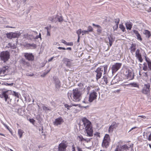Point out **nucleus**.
I'll use <instances>...</instances> for the list:
<instances>
[{
    "instance_id": "nucleus-1",
    "label": "nucleus",
    "mask_w": 151,
    "mask_h": 151,
    "mask_svg": "<svg viewBox=\"0 0 151 151\" xmlns=\"http://www.w3.org/2000/svg\"><path fill=\"white\" fill-rule=\"evenodd\" d=\"M83 122V125L84 126L83 129L85 128L87 134V136L92 137L93 135V131L91 122L86 118L84 117L82 119Z\"/></svg>"
},
{
    "instance_id": "nucleus-2",
    "label": "nucleus",
    "mask_w": 151,
    "mask_h": 151,
    "mask_svg": "<svg viewBox=\"0 0 151 151\" xmlns=\"http://www.w3.org/2000/svg\"><path fill=\"white\" fill-rule=\"evenodd\" d=\"M107 65H105L103 66H101L98 68L95 71L96 73V79L98 80L101 78L102 74H105L107 72Z\"/></svg>"
},
{
    "instance_id": "nucleus-3",
    "label": "nucleus",
    "mask_w": 151,
    "mask_h": 151,
    "mask_svg": "<svg viewBox=\"0 0 151 151\" xmlns=\"http://www.w3.org/2000/svg\"><path fill=\"white\" fill-rule=\"evenodd\" d=\"M72 94L73 100L75 101H78L81 100V93L78 88L73 89Z\"/></svg>"
},
{
    "instance_id": "nucleus-4",
    "label": "nucleus",
    "mask_w": 151,
    "mask_h": 151,
    "mask_svg": "<svg viewBox=\"0 0 151 151\" xmlns=\"http://www.w3.org/2000/svg\"><path fill=\"white\" fill-rule=\"evenodd\" d=\"M9 52L8 51H2L0 54V59L4 62L7 61L9 59Z\"/></svg>"
},
{
    "instance_id": "nucleus-5",
    "label": "nucleus",
    "mask_w": 151,
    "mask_h": 151,
    "mask_svg": "<svg viewBox=\"0 0 151 151\" xmlns=\"http://www.w3.org/2000/svg\"><path fill=\"white\" fill-rule=\"evenodd\" d=\"M9 91V90L6 91H3L2 93L0 94V97L1 98H4L5 101L7 102L8 104H9L10 102L11 101V99L8 96V93Z\"/></svg>"
},
{
    "instance_id": "nucleus-6",
    "label": "nucleus",
    "mask_w": 151,
    "mask_h": 151,
    "mask_svg": "<svg viewBox=\"0 0 151 151\" xmlns=\"http://www.w3.org/2000/svg\"><path fill=\"white\" fill-rule=\"evenodd\" d=\"M150 85L149 83L145 84L142 91V93L145 95H148L150 92Z\"/></svg>"
},
{
    "instance_id": "nucleus-7",
    "label": "nucleus",
    "mask_w": 151,
    "mask_h": 151,
    "mask_svg": "<svg viewBox=\"0 0 151 151\" xmlns=\"http://www.w3.org/2000/svg\"><path fill=\"white\" fill-rule=\"evenodd\" d=\"M122 63H116L112 65L111 69L113 73L116 72L121 67Z\"/></svg>"
},
{
    "instance_id": "nucleus-8",
    "label": "nucleus",
    "mask_w": 151,
    "mask_h": 151,
    "mask_svg": "<svg viewBox=\"0 0 151 151\" xmlns=\"http://www.w3.org/2000/svg\"><path fill=\"white\" fill-rule=\"evenodd\" d=\"M97 93L95 91H93L91 92L89 94L88 101L90 102H92L93 101L96 99L97 96Z\"/></svg>"
},
{
    "instance_id": "nucleus-9",
    "label": "nucleus",
    "mask_w": 151,
    "mask_h": 151,
    "mask_svg": "<svg viewBox=\"0 0 151 151\" xmlns=\"http://www.w3.org/2000/svg\"><path fill=\"white\" fill-rule=\"evenodd\" d=\"M67 146V145L66 144V142H64L63 141L59 145L58 150L59 151H65Z\"/></svg>"
},
{
    "instance_id": "nucleus-10",
    "label": "nucleus",
    "mask_w": 151,
    "mask_h": 151,
    "mask_svg": "<svg viewBox=\"0 0 151 151\" xmlns=\"http://www.w3.org/2000/svg\"><path fill=\"white\" fill-rule=\"evenodd\" d=\"M119 124L115 122H113L111 125L109 126L108 132L109 133H111L114 129H116L118 126Z\"/></svg>"
},
{
    "instance_id": "nucleus-11",
    "label": "nucleus",
    "mask_w": 151,
    "mask_h": 151,
    "mask_svg": "<svg viewBox=\"0 0 151 151\" xmlns=\"http://www.w3.org/2000/svg\"><path fill=\"white\" fill-rule=\"evenodd\" d=\"M24 56L26 59L29 61H33L34 60V56L32 53H24Z\"/></svg>"
},
{
    "instance_id": "nucleus-12",
    "label": "nucleus",
    "mask_w": 151,
    "mask_h": 151,
    "mask_svg": "<svg viewBox=\"0 0 151 151\" xmlns=\"http://www.w3.org/2000/svg\"><path fill=\"white\" fill-rule=\"evenodd\" d=\"M140 51L139 49H137L135 52V56L138 59L139 61L141 63L142 62L143 59L142 57V55L140 53Z\"/></svg>"
},
{
    "instance_id": "nucleus-13",
    "label": "nucleus",
    "mask_w": 151,
    "mask_h": 151,
    "mask_svg": "<svg viewBox=\"0 0 151 151\" xmlns=\"http://www.w3.org/2000/svg\"><path fill=\"white\" fill-rule=\"evenodd\" d=\"M108 38L109 40V46H108V49L107 50L109 49V47H111L112 44L113 42H114L115 38L113 37V36L111 34L108 36Z\"/></svg>"
},
{
    "instance_id": "nucleus-14",
    "label": "nucleus",
    "mask_w": 151,
    "mask_h": 151,
    "mask_svg": "<svg viewBox=\"0 0 151 151\" xmlns=\"http://www.w3.org/2000/svg\"><path fill=\"white\" fill-rule=\"evenodd\" d=\"M63 122V119L61 117H60L55 119V121L53 122V124L55 125L58 126L61 124Z\"/></svg>"
},
{
    "instance_id": "nucleus-15",
    "label": "nucleus",
    "mask_w": 151,
    "mask_h": 151,
    "mask_svg": "<svg viewBox=\"0 0 151 151\" xmlns=\"http://www.w3.org/2000/svg\"><path fill=\"white\" fill-rule=\"evenodd\" d=\"M63 61L67 67H70L71 66L72 64L71 62L72 61V60L67 58H64L63 59Z\"/></svg>"
},
{
    "instance_id": "nucleus-16",
    "label": "nucleus",
    "mask_w": 151,
    "mask_h": 151,
    "mask_svg": "<svg viewBox=\"0 0 151 151\" xmlns=\"http://www.w3.org/2000/svg\"><path fill=\"white\" fill-rule=\"evenodd\" d=\"M9 67L7 66L3 67L1 69H0V74L3 73L5 74L8 72Z\"/></svg>"
},
{
    "instance_id": "nucleus-17",
    "label": "nucleus",
    "mask_w": 151,
    "mask_h": 151,
    "mask_svg": "<svg viewBox=\"0 0 151 151\" xmlns=\"http://www.w3.org/2000/svg\"><path fill=\"white\" fill-rule=\"evenodd\" d=\"M55 82L56 87L59 88L60 86V82L59 79L56 78H54Z\"/></svg>"
},
{
    "instance_id": "nucleus-18",
    "label": "nucleus",
    "mask_w": 151,
    "mask_h": 151,
    "mask_svg": "<svg viewBox=\"0 0 151 151\" xmlns=\"http://www.w3.org/2000/svg\"><path fill=\"white\" fill-rule=\"evenodd\" d=\"M78 138L79 139V140L81 142L82 141H86L87 142H90L91 139H92V138H91L89 139H86L83 138L82 136L81 135L79 136H78Z\"/></svg>"
},
{
    "instance_id": "nucleus-19",
    "label": "nucleus",
    "mask_w": 151,
    "mask_h": 151,
    "mask_svg": "<svg viewBox=\"0 0 151 151\" xmlns=\"http://www.w3.org/2000/svg\"><path fill=\"white\" fill-rule=\"evenodd\" d=\"M134 33L136 35L137 37V39L139 40L142 41V40L140 34L138 33L137 31L135 30H133Z\"/></svg>"
},
{
    "instance_id": "nucleus-20",
    "label": "nucleus",
    "mask_w": 151,
    "mask_h": 151,
    "mask_svg": "<svg viewBox=\"0 0 151 151\" xmlns=\"http://www.w3.org/2000/svg\"><path fill=\"white\" fill-rule=\"evenodd\" d=\"M126 28L127 29L130 30L132 26V23L130 21L127 22L125 23Z\"/></svg>"
},
{
    "instance_id": "nucleus-21",
    "label": "nucleus",
    "mask_w": 151,
    "mask_h": 151,
    "mask_svg": "<svg viewBox=\"0 0 151 151\" xmlns=\"http://www.w3.org/2000/svg\"><path fill=\"white\" fill-rule=\"evenodd\" d=\"M145 58L146 61L147 63L148 66V71L151 70V61L149 60V58H148V59H147L146 56H145Z\"/></svg>"
},
{
    "instance_id": "nucleus-22",
    "label": "nucleus",
    "mask_w": 151,
    "mask_h": 151,
    "mask_svg": "<svg viewBox=\"0 0 151 151\" xmlns=\"http://www.w3.org/2000/svg\"><path fill=\"white\" fill-rule=\"evenodd\" d=\"M110 142V141H107L106 140H103L102 145L103 147L106 148L109 146Z\"/></svg>"
},
{
    "instance_id": "nucleus-23",
    "label": "nucleus",
    "mask_w": 151,
    "mask_h": 151,
    "mask_svg": "<svg viewBox=\"0 0 151 151\" xmlns=\"http://www.w3.org/2000/svg\"><path fill=\"white\" fill-rule=\"evenodd\" d=\"M121 148L122 151L125 150L126 151L129 150V147L127 145H122L119 147Z\"/></svg>"
},
{
    "instance_id": "nucleus-24",
    "label": "nucleus",
    "mask_w": 151,
    "mask_h": 151,
    "mask_svg": "<svg viewBox=\"0 0 151 151\" xmlns=\"http://www.w3.org/2000/svg\"><path fill=\"white\" fill-rule=\"evenodd\" d=\"M20 35V32H12V38H18Z\"/></svg>"
},
{
    "instance_id": "nucleus-25",
    "label": "nucleus",
    "mask_w": 151,
    "mask_h": 151,
    "mask_svg": "<svg viewBox=\"0 0 151 151\" xmlns=\"http://www.w3.org/2000/svg\"><path fill=\"white\" fill-rule=\"evenodd\" d=\"M136 46V44H132L131 45L130 48L131 49V52H134L135 51Z\"/></svg>"
},
{
    "instance_id": "nucleus-26",
    "label": "nucleus",
    "mask_w": 151,
    "mask_h": 151,
    "mask_svg": "<svg viewBox=\"0 0 151 151\" xmlns=\"http://www.w3.org/2000/svg\"><path fill=\"white\" fill-rule=\"evenodd\" d=\"M143 33L146 35V37L148 38H149L151 36L150 32L147 30H145Z\"/></svg>"
},
{
    "instance_id": "nucleus-27",
    "label": "nucleus",
    "mask_w": 151,
    "mask_h": 151,
    "mask_svg": "<svg viewBox=\"0 0 151 151\" xmlns=\"http://www.w3.org/2000/svg\"><path fill=\"white\" fill-rule=\"evenodd\" d=\"M20 63L24 65H26L27 66H29V63L26 62L25 59L23 58H22L20 60Z\"/></svg>"
},
{
    "instance_id": "nucleus-28",
    "label": "nucleus",
    "mask_w": 151,
    "mask_h": 151,
    "mask_svg": "<svg viewBox=\"0 0 151 151\" xmlns=\"http://www.w3.org/2000/svg\"><path fill=\"white\" fill-rule=\"evenodd\" d=\"M143 67L142 69L144 71H148V66L147 65V64L146 63H144L143 64Z\"/></svg>"
},
{
    "instance_id": "nucleus-29",
    "label": "nucleus",
    "mask_w": 151,
    "mask_h": 151,
    "mask_svg": "<svg viewBox=\"0 0 151 151\" xmlns=\"http://www.w3.org/2000/svg\"><path fill=\"white\" fill-rule=\"evenodd\" d=\"M42 106L43 109L44 110L46 111H51V109L50 108H48L45 106L44 105H43Z\"/></svg>"
},
{
    "instance_id": "nucleus-30",
    "label": "nucleus",
    "mask_w": 151,
    "mask_h": 151,
    "mask_svg": "<svg viewBox=\"0 0 151 151\" xmlns=\"http://www.w3.org/2000/svg\"><path fill=\"white\" fill-rule=\"evenodd\" d=\"M103 140H106L107 141H110V138L109 135L107 134H106Z\"/></svg>"
},
{
    "instance_id": "nucleus-31",
    "label": "nucleus",
    "mask_w": 151,
    "mask_h": 151,
    "mask_svg": "<svg viewBox=\"0 0 151 151\" xmlns=\"http://www.w3.org/2000/svg\"><path fill=\"white\" fill-rule=\"evenodd\" d=\"M119 28L123 32L125 31V28L123 25L122 24H120L119 25Z\"/></svg>"
},
{
    "instance_id": "nucleus-32",
    "label": "nucleus",
    "mask_w": 151,
    "mask_h": 151,
    "mask_svg": "<svg viewBox=\"0 0 151 151\" xmlns=\"http://www.w3.org/2000/svg\"><path fill=\"white\" fill-rule=\"evenodd\" d=\"M23 132H24L21 129H19L18 130V134L20 138H21L22 137Z\"/></svg>"
},
{
    "instance_id": "nucleus-33",
    "label": "nucleus",
    "mask_w": 151,
    "mask_h": 151,
    "mask_svg": "<svg viewBox=\"0 0 151 151\" xmlns=\"http://www.w3.org/2000/svg\"><path fill=\"white\" fill-rule=\"evenodd\" d=\"M102 81H104L105 84H107L108 82L107 77L105 76H104L103 78H102Z\"/></svg>"
},
{
    "instance_id": "nucleus-34",
    "label": "nucleus",
    "mask_w": 151,
    "mask_h": 151,
    "mask_svg": "<svg viewBox=\"0 0 151 151\" xmlns=\"http://www.w3.org/2000/svg\"><path fill=\"white\" fill-rule=\"evenodd\" d=\"M129 85L134 87H138L139 86L136 83H129Z\"/></svg>"
},
{
    "instance_id": "nucleus-35",
    "label": "nucleus",
    "mask_w": 151,
    "mask_h": 151,
    "mask_svg": "<svg viewBox=\"0 0 151 151\" xmlns=\"http://www.w3.org/2000/svg\"><path fill=\"white\" fill-rule=\"evenodd\" d=\"M7 37L10 39L12 38V32L6 34Z\"/></svg>"
},
{
    "instance_id": "nucleus-36",
    "label": "nucleus",
    "mask_w": 151,
    "mask_h": 151,
    "mask_svg": "<svg viewBox=\"0 0 151 151\" xmlns=\"http://www.w3.org/2000/svg\"><path fill=\"white\" fill-rule=\"evenodd\" d=\"M30 49H35L37 47V45L34 44H30Z\"/></svg>"
},
{
    "instance_id": "nucleus-37",
    "label": "nucleus",
    "mask_w": 151,
    "mask_h": 151,
    "mask_svg": "<svg viewBox=\"0 0 151 151\" xmlns=\"http://www.w3.org/2000/svg\"><path fill=\"white\" fill-rule=\"evenodd\" d=\"M127 76L129 77H131L132 75V73L131 71L130 70H127Z\"/></svg>"
},
{
    "instance_id": "nucleus-38",
    "label": "nucleus",
    "mask_w": 151,
    "mask_h": 151,
    "mask_svg": "<svg viewBox=\"0 0 151 151\" xmlns=\"http://www.w3.org/2000/svg\"><path fill=\"white\" fill-rule=\"evenodd\" d=\"M81 32H82V31L81 29H80L77 31L76 33L78 34V36H80V35L81 34Z\"/></svg>"
},
{
    "instance_id": "nucleus-39",
    "label": "nucleus",
    "mask_w": 151,
    "mask_h": 151,
    "mask_svg": "<svg viewBox=\"0 0 151 151\" xmlns=\"http://www.w3.org/2000/svg\"><path fill=\"white\" fill-rule=\"evenodd\" d=\"M58 16L56 15L54 16V22L56 23L58 21Z\"/></svg>"
},
{
    "instance_id": "nucleus-40",
    "label": "nucleus",
    "mask_w": 151,
    "mask_h": 151,
    "mask_svg": "<svg viewBox=\"0 0 151 151\" xmlns=\"http://www.w3.org/2000/svg\"><path fill=\"white\" fill-rule=\"evenodd\" d=\"M93 29L92 27L91 26H89L87 31H88V33L89 32H91L93 31Z\"/></svg>"
},
{
    "instance_id": "nucleus-41",
    "label": "nucleus",
    "mask_w": 151,
    "mask_h": 151,
    "mask_svg": "<svg viewBox=\"0 0 151 151\" xmlns=\"http://www.w3.org/2000/svg\"><path fill=\"white\" fill-rule=\"evenodd\" d=\"M54 16L49 17L48 18V20L51 21L52 22H54Z\"/></svg>"
},
{
    "instance_id": "nucleus-42",
    "label": "nucleus",
    "mask_w": 151,
    "mask_h": 151,
    "mask_svg": "<svg viewBox=\"0 0 151 151\" xmlns=\"http://www.w3.org/2000/svg\"><path fill=\"white\" fill-rule=\"evenodd\" d=\"M115 151H122L121 148L119 146H117L115 150Z\"/></svg>"
},
{
    "instance_id": "nucleus-43",
    "label": "nucleus",
    "mask_w": 151,
    "mask_h": 151,
    "mask_svg": "<svg viewBox=\"0 0 151 151\" xmlns=\"http://www.w3.org/2000/svg\"><path fill=\"white\" fill-rule=\"evenodd\" d=\"M50 70L47 71V72H44L42 74L41 76L44 77L49 72Z\"/></svg>"
},
{
    "instance_id": "nucleus-44",
    "label": "nucleus",
    "mask_w": 151,
    "mask_h": 151,
    "mask_svg": "<svg viewBox=\"0 0 151 151\" xmlns=\"http://www.w3.org/2000/svg\"><path fill=\"white\" fill-rule=\"evenodd\" d=\"M102 31V28L101 27L98 28V29L97 30V32L99 33H101Z\"/></svg>"
},
{
    "instance_id": "nucleus-45",
    "label": "nucleus",
    "mask_w": 151,
    "mask_h": 151,
    "mask_svg": "<svg viewBox=\"0 0 151 151\" xmlns=\"http://www.w3.org/2000/svg\"><path fill=\"white\" fill-rule=\"evenodd\" d=\"M63 21V19L62 17L58 16V21L60 22H61Z\"/></svg>"
},
{
    "instance_id": "nucleus-46",
    "label": "nucleus",
    "mask_w": 151,
    "mask_h": 151,
    "mask_svg": "<svg viewBox=\"0 0 151 151\" xmlns=\"http://www.w3.org/2000/svg\"><path fill=\"white\" fill-rule=\"evenodd\" d=\"M118 25H115L114 26H113V28L114 29V30L115 31L117 30V29L118 28Z\"/></svg>"
},
{
    "instance_id": "nucleus-47",
    "label": "nucleus",
    "mask_w": 151,
    "mask_h": 151,
    "mask_svg": "<svg viewBox=\"0 0 151 151\" xmlns=\"http://www.w3.org/2000/svg\"><path fill=\"white\" fill-rule=\"evenodd\" d=\"M45 28L47 30V35L50 36V32L48 31L49 28L48 27H46Z\"/></svg>"
},
{
    "instance_id": "nucleus-48",
    "label": "nucleus",
    "mask_w": 151,
    "mask_h": 151,
    "mask_svg": "<svg viewBox=\"0 0 151 151\" xmlns=\"http://www.w3.org/2000/svg\"><path fill=\"white\" fill-rule=\"evenodd\" d=\"M38 38H40L41 40V34L40 33H39V35L38 36L37 35L35 37V39H37Z\"/></svg>"
},
{
    "instance_id": "nucleus-49",
    "label": "nucleus",
    "mask_w": 151,
    "mask_h": 151,
    "mask_svg": "<svg viewBox=\"0 0 151 151\" xmlns=\"http://www.w3.org/2000/svg\"><path fill=\"white\" fill-rule=\"evenodd\" d=\"M82 35H83L85 34H88V31L87 30H83L82 31Z\"/></svg>"
},
{
    "instance_id": "nucleus-50",
    "label": "nucleus",
    "mask_w": 151,
    "mask_h": 151,
    "mask_svg": "<svg viewBox=\"0 0 151 151\" xmlns=\"http://www.w3.org/2000/svg\"><path fill=\"white\" fill-rule=\"evenodd\" d=\"M67 45L68 46H73V43L72 42H67L66 44V45Z\"/></svg>"
},
{
    "instance_id": "nucleus-51",
    "label": "nucleus",
    "mask_w": 151,
    "mask_h": 151,
    "mask_svg": "<svg viewBox=\"0 0 151 151\" xmlns=\"http://www.w3.org/2000/svg\"><path fill=\"white\" fill-rule=\"evenodd\" d=\"M65 107L67 108V109L68 110H70V107L68 104H64Z\"/></svg>"
},
{
    "instance_id": "nucleus-52",
    "label": "nucleus",
    "mask_w": 151,
    "mask_h": 151,
    "mask_svg": "<svg viewBox=\"0 0 151 151\" xmlns=\"http://www.w3.org/2000/svg\"><path fill=\"white\" fill-rule=\"evenodd\" d=\"M25 46L26 47H28L29 48H30V45L29 43H27L26 44Z\"/></svg>"
},
{
    "instance_id": "nucleus-53",
    "label": "nucleus",
    "mask_w": 151,
    "mask_h": 151,
    "mask_svg": "<svg viewBox=\"0 0 151 151\" xmlns=\"http://www.w3.org/2000/svg\"><path fill=\"white\" fill-rule=\"evenodd\" d=\"M119 19H116L115 21V22L116 23V24L118 25L119 23Z\"/></svg>"
},
{
    "instance_id": "nucleus-54",
    "label": "nucleus",
    "mask_w": 151,
    "mask_h": 151,
    "mask_svg": "<svg viewBox=\"0 0 151 151\" xmlns=\"http://www.w3.org/2000/svg\"><path fill=\"white\" fill-rule=\"evenodd\" d=\"M29 121L31 123H32L33 124L35 122V121L33 119H29Z\"/></svg>"
},
{
    "instance_id": "nucleus-55",
    "label": "nucleus",
    "mask_w": 151,
    "mask_h": 151,
    "mask_svg": "<svg viewBox=\"0 0 151 151\" xmlns=\"http://www.w3.org/2000/svg\"><path fill=\"white\" fill-rule=\"evenodd\" d=\"M33 75H34V74L33 73L30 74L28 73H27L26 74V76H28L31 77V76H33Z\"/></svg>"
},
{
    "instance_id": "nucleus-56",
    "label": "nucleus",
    "mask_w": 151,
    "mask_h": 151,
    "mask_svg": "<svg viewBox=\"0 0 151 151\" xmlns=\"http://www.w3.org/2000/svg\"><path fill=\"white\" fill-rule=\"evenodd\" d=\"M14 95L15 96L17 97L18 98L19 97V94L18 93H16L14 91Z\"/></svg>"
},
{
    "instance_id": "nucleus-57",
    "label": "nucleus",
    "mask_w": 151,
    "mask_h": 151,
    "mask_svg": "<svg viewBox=\"0 0 151 151\" xmlns=\"http://www.w3.org/2000/svg\"><path fill=\"white\" fill-rule=\"evenodd\" d=\"M91 88L90 87L88 86L87 87L86 89L87 90V93L88 94V93L89 92V90H90Z\"/></svg>"
},
{
    "instance_id": "nucleus-58",
    "label": "nucleus",
    "mask_w": 151,
    "mask_h": 151,
    "mask_svg": "<svg viewBox=\"0 0 151 151\" xmlns=\"http://www.w3.org/2000/svg\"><path fill=\"white\" fill-rule=\"evenodd\" d=\"M147 139L149 141H151V133L149 135Z\"/></svg>"
},
{
    "instance_id": "nucleus-59",
    "label": "nucleus",
    "mask_w": 151,
    "mask_h": 151,
    "mask_svg": "<svg viewBox=\"0 0 151 151\" xmlns=\"http://www.w3.org/2000/svg\"><path fill=\"white\" fill-rule=\"evenodd\" d=\"M58 48L60 50H66V48H65L60 47H58Z\"/></svg>"
},
{
    "instance_id": "nucleus-60",
    "label": "nucleus",
    "mask_w": 151,
    "mask_h": 151,
    "mask_svg": "<svg viewBox=\"0 0 151 151\" xmlns=\"http://www.w3.org/2000/svg\"><path fill=\"white\" fill-rule=\"evenodd\" d=\"M61 42L65 45H66L67 43V42L64 40H61Z\"/></svg>"
},
{
    "instance_id": "nucleus-61",
    "label": "nucleus",
    "mask_w": 151,
    "mask_h": 151,
    "mask_svg": "<svg viewBox=\"0 0 151 151\" xmlns=\"http://www.w3.org/2000/svg\"><path fill=\"white\" fill-rule=\"evenodd\" d=\"M13 83H6L5 85H8V86H12L13 85Z\"/></svg>"
},
{
    "instance_id": "nucleus-62",
    "label": "nucleus",
    "mask_w": 151,
    "mask_h": 151,
    "mask_svg": "<svg viewBox=\"0 0 151 151\" xmlns=\"http://www.w3.org/2000/svg\"><path fill=\"white\" fill-rule=\"evenodd\" d=\"M138 117H141L142 118L144 119H145L146 118V116H143V115L139 116H138Z\"/></svg>"
},
{
    "instance_id": "nucleus-63",
    "label": "nucleus",
    "mask_w": 151,
    "mask_h": 151,
    "mask_svg": "<svg viewBox=\"0 0 151 151\" xmlns=\"http://www.w3.org/2000/svg\"><path fill=\"white\" fill-rule=\"evenodd\" d=\"M8 45L9 47H10L12 48H13L12 45V43H9Z\"/></svg>"
},
{
    "instance_id": "nucleus-64",
    "label": "nucleus",
    "mask_w": 151,
    "mask_h": 151,
    "mask_svg": "<svg viewBox=\"0 0 151 151\" xmlns=\"http://www.w3.org/2000/svg\"><path fill=\"white\" fill-rule=\"evenodd\" d=\"M77 150L78 151H82L81 148H80L79 147H77Z\"/></svg>"
}]
</instances>
